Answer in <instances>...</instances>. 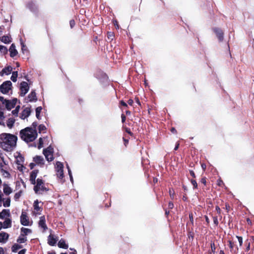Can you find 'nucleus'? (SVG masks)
<instances>
[{
    "label": "nucleus",
    "mask_w": 254,
    "mask_h": 254,
    "mask_svg": "<svg viewBox=\"0 0 254 254\" xmlns=\"http://www.w3.org/2000/svg\"><path fill=\"white\" fill-rule=\"evenodd\" d=\"M120 104L121 106H124V107H125L126 108H127L128 107L127 104L125 102H124L123 100L120 101Z\"/></svg>",
    "instance_id": "obj_56"
},
{
    "label": "nucleus",
    "mask_w": 254,
    "mask_h": 254,
    "mask_svg": "<svg viewBox=\"0 0 254 254\" xmlns=\"http://www.w3.org/2000/svg\"><path fill=\"white\" fill-rule=\"evenodd\" d=\"M213 220L214 224L216 226H217L218 225V224H219V222H218V220L217 217V216L213 217Z\"/></svg>",
    "instance_id": "obj_54"
},
{
    "label": "nucleus",
    "mask_w": 254,
    "mask_h": 254,
    "mask_svg": "<svg viewBox=\"0 0 254 254\" xmlns=\"http://www.w3.org/2000/svg\"><path fill=\"white\" fill-rule=\"evenodd\" d=\"M189 219L190 221V223L191 224L192 226H193L194 225V221L193 217V214L192 212L189 213Z\"/></svg>",
    "instance_id": "obj_41"
},
{
    "label": "nucleus",
    "mask_w": 254,
    "mask_h": 254,
    "mask_svg": "<svg viewBox=\"0 0 254 254\" xmlns=\"http://www.w3.org/2000/svg\"><path fill=\"white\" fill-rule=\"evenodd\" d=\"M34 185L33 190L37 194H42L43 192L49 190V189L45 186L44 181L41 178H38Z\"/></svg>",
    "instance_id": "obj_3"
},
{
    "label": "nucleus",
    "mask_w": 254,
    "mask_h": 254,
    "mask_svg": "<svg viewBox=\"0 0 254 254\" xmlns=\"http://www.w3.org/2000/svg\"><path fill=\"white\" fill-rule=\"evenodd\" d=\"M9 235L5 232L0 233V242L5 243L8 239Z\"/></svg>",
    "instance_id": "obj_22"
},
{
    "label": "nucleus",
    "mask_w": 254,
    "mask_h": 254,
    "mask_svg": "<svg viewBox=\"0 0 254 254\" xmlns=\"http://www.w3.org/2000/svg\"><path fill=\"white\" fill-rule=\"evenodd\" d=\"M22 192V190H20L19 191H18V192H16L14 194V198L15 200H17L20 198V197L21 195Z\"/></svg>",
    "instance_id": "obj_40"
},
{
    "label": "nucleus",
    "mask_w": 254,
    "mask_h": 254,
    "mask_svg": "<svg viewBox=\"0 0 254 254\" xmlns=\"http://www.w3.org/2000/svg\"><path fill=\"white\" fill-rule=\"evenodd\" d=\"M1 146L6 151H11L16 145L17 137L10 133H2L0 134Z\"/></svg>",
    "instance_id": "obj_1"
},
{
    "label": "nucleus",
    "mask_w": 254,
    "mask_h": 254,
    "mask_svg": "<svg viewBox=\"0 0 254 254\" xmlns=\"http://www.w3.org/2000/svg\"><path fill=\"white\" fill-rule=\"evenodd\" d=\"M39 172L38 170H34L32 171L30 174V182L32 185H35L36 182V178Z\"/></svg>",
    "instance_id": "obj_12"
},
{
    "label": "nucleus",
    "mask_w": 254,
    "mask_h": 254,
    "mask_svg": "<svg viewBox=\"0 0 254 254\" xmlns=\"http://www.w3.org/2000/svg\"><path fill=\"white\" fill-rule=\"evenodd\" d=\"M57 177L59 179H62L64 177V170L62 169V170L57 171Z\"/></svg>",
    "instance_id": "obj_34"
},
{
    "label": "nucleus",
    "mask_w": 254,
    "mask_h": 254,
    "mask_svg": "<svg viewBox=\"0 0 254 254\" xmlns=\"http://www.w3.org/2000/svg\"><path fill=\"white\" fill-rule=\"evenodd\" d=\"M194 233L192 231H188V236L189 237V239H191L192 240L194 238Z\"/></svg>",
    "instance_id": "obj_50"
},
{
    "label": "nucleus",
    "mask_w": 254,
    "mask_h": 254,
    "mask_svg": "<svg viewBox=\"0 0 254 254\" xmlns=\"http://www.w3.org/2000/svg\"><path fill=\"white\" fill-rule=\"evenodd\" d=\"M43 153L47 161H52L54 160L53 148L51 146H50L48 148L44 149Z\"/></svg>",
    "instance_id": "obj_6"
},
{
    "label": "nucleus",
    "mask_w": 254,
    "mask_h": 254,
    "mask_svg": "<svg viewBox=\"0 0 254 254\" xmlns=\"http://www.w3.org/2000/svg\"><path fill=\"white\" fill-rule=\"evenodd\" d=\"M10 215V210L9 209H3L0 212V218L3 219L6 216L9 217Z\"/></svg>",
    "instance_id": "obj_19"
},
{
    "label": "nucleus",
    "mask_w": 254,
    "mask_h": 254,
    "mask_svg": "<svg viewBox=\"0 0 254 254\" xmlns=\"http://www.w3.org/2000/svg\"><path fill=\"white\" fill-rule=\"evenodd\" d=\"M21 50L23 53H24V51L28 52V50H27V47L25 45H24L23 43H21Z\"/></svg>",
    "instance_id": "obj_53"
},
{
    "label": "nucleus",
    "mask_w": 254,
    "mask_h": 254,
    "mask_svg": "<svg viewBox=\"0 0 254 254\" xmlns=\"http://www.w3.org/2000/svg\"><path fill=\"white\" fill-rule=\"evenodd\" d=\"M55 168L56 171L62 170L64 169V165L62 162L58 161L56 163Z\"/></svg>",
    "instance_id": "obj_30"
},
{
    "label": "nucleus",
    "mask_w": 254,
    "mask_h": 254,
    "mask_svg": "<svg viewBox=\"0 0 254 254\" xmlns=\"http://www.w3.org/2000/svg\"><path fill=\"white\" fill-rule=\"evenodd\" d=\"M70 26L72 28L75 25V21L73 19L70 20L69 21Z\"/></svg>",
    "instance_id": "obj_55"
},
{
    "label": "nucleus",
    "mask_w": 254,
    "mask_h": 254,
    "mask_svg": "<svg viewBox=\"0 0 254 254\" xmlns=\"http://www.w3.org/2000/svg\"><path fill=\"white\" fill-rule=\"evenodd\" d=\"M39 227L43 229V232H45L48 229V227L46 224V219L45 216H42L40 217V220L38 222Z\"/></svg>",
    "instance_id": "obj_10"
},
{
    "label": "nucleus",
    "mask_w": 254,
    "mask_h": 254,
    "mask_svg": "<svg viewBox=\"0 0 254 254\" xmlns=\"http://www.w3.org/2000/svg\"><path fill=\"white\" fill-rule=\"evenodd\" d=\"M9 51L10 52V56L11 58H14L18 54V52L15 49L14 44H12L9 48Z\"/></svg>",
    "instance_id": "obj_17"
},
{
    "label": "nucleus",
    "mask_w": 254,
    "mask_h": 254,
    "mask_svg": "<svg viewBox=\"0 0 254 254\" xmlns=\"http://www.w3.org/2000/svg\"><path fill=\"white\" fill-rule=\"evenodd\" d=\"M215 210L216 211H217V213L219 214V215H220L221 214V210L220 209V208L219 207V206H216L215 207Z\"/></svg>",
    "instance_id": "obj_59"
},
{
    "label": "nucleus",
    "mask_w": 254,
    "mask_h": 254,
    "mask_svg": "<svg viewBox=\"0 0 254 254\" xmlns=\"http://www.w3.org/2000/svg\"><path fill=\"white\" fill-rule=\"evenodd\" d=\"M19 135L21 139L26 142L33 141L37 137L36 130L27 127L20 131Z\"/></svg>",
    "instance_id": "obj_2"
},
{
    "label": "nucleus",
    "mask_w": 254,
    "mask_h": 254,
    "mask_svg": "<svg viewBox=\"0 0 254 254\" xmlns=\"http://www.w3.org/2000/svg\"><path fill=\"white\" fill-rule=\"evenodd\" d=\"M12 90V83L9 80L4 81L0 85V91L3 94H7L10 90Z\"/></svg>",
    "instance_id": "obj_4"
},
{
    "label": "nucleus",
    "mask_w": 254,
    "mask_h": 254,
    "mask_svg": "<svg viewBox=\"0 0 254 254\" xmlns=\"http://www.w3.org/2000/svg\"><path fill=\"white\" fill-rule=\"evenodd\" d=\"M42 110V108L41 106L38 107L36 109V117L38 120H40V115Z\"/></svg>",
    "instance_id": "obj_33"
},
{
    "label": "nucleus",
    "mask_w": 254,
    "mask_h": 254,
    "mask_svg": "<svg viewBox=\"0 0 254 254\" xmlns=\"http://www.w3.org/2000/svg\"><path fill=\"white\" fill-rule=\"evenodd\" d=\"M236 238L238 239L240 246H242L243 245V238L241 236H237Z\"/></svg>",
    "instance_id": "obj_51"
},
{
    "label": "nucleus",
    "mask_w": 254,
    "mask_h": 254,
    "mask_svg": "<svg viewBox=\"0 0 254 254\" xmlns=\"http://www.w3.org/2000/svg\"><path fill=\"white\" fill-rule=\"evenodd\" d=\"M200 183L202 184H203L204 186L206 185V178L205 177H202L200 179Z\"/></svg>",
    "instance_id": "obj_52"
},
{
    "label": "nucleus",
    "mask_w": 254,
    "mask_h": 254,
    "mask_svg": "<svg viewBox=\"0 0 254 254\" xmlns=\"http://www.w3.org/2000/svg\"><path fill=\"white\" fill-rule=\"evenodd\" d=\"M29 90V86L27 82L25 81H22L21 82L20 85V95L23 97L28 92Z\"/></svg>",
    "instance_id": "obj_7"
},
{
    "label": "nucleus",
    "mask_w": 254,
    "mask_h": 254,
    "mask_svg": "<svg viewBox=\"0 0 254 254\" xmlns=\"http://www.w3.org/2000/svg\"><path fill=\"white\" fill-rule=\"evenodd\" d=\"M213 31L216 35V36L219 39V41H223L224 39V32L223 30L219 28L215 27L213 28Z\"/></svg>",
    "instance_id": "obj_9"
},
{
    "label": "nucleus",
    "mask_w": 254,
    "mask_h": 254,
    "mask_svg": "<svg viewBox=\"0 0 254 254\" xmlns=\"http://www.w3.org/2000/svg\"><path fill=\"white\" fill-rule=\"evenodd\" d=\"M10 204V198L9 197L6 198L3 202V205L4 207H9Z\"/></svg>",
    "instance_id": "obj_37"
},
{
    "label": "nucleus",
    "mask_w": 254,
    "mask_h": 254,
    "mask_svg": "<svg viewBox=\"0 0 254 254\" xmlns=\"http://www.w3.org/2000/svg\"><path fill=\"white\" fill-rule=\"evenodd\" d=\"M121 118H122V122L123 123H124L126 120V116L124 114H122L121 115Z\"/></svg>",
    "instance_id": "obj_63"
},
{
    "label": "nucleus",
    "mask_w": 254,
    "mask_h": 254,
    "mask_svg": "<svg viewBox=\"0 0 254 254\" xmlns=\"http://www.w3.org/2000/svg\"><path fill=\"white\" fill-rule=\"evenodd\" d=\"M27 99L29 102H36L37 100L36 93L35 90H32L28 95Z\"/></svg>",
    "instance_id": "obj_18"
},
{
    "label": "nucleus",
    "mask_w": 254,
    "mask_h": 254,
    "mask_svg": "<svg viewBox=\"0 0 254 254\" xmlns=\"http://www.w3.org/2000/svg\"><path fill=\"white\" fill-rule=\"evenodd\" d=\"M58 246L60 248L67 249L68 248V245L65 243L64 239H61L58 243Z\"/></svg>",
    "instance_id": "obj_21"
},
{
    "label": "nucleus",
    "mask_w": 254,
    "mask_h": 254,
    "mask_svg": "<svg viewBox=\"0 0 254 254\" xmlns=\"http://www.w3.org/2000/svg\"><path fill=\"white\" fill-rule=\"evenodd\" d=\"M15 121V120L13 118L8 119V120L7 121V123H6L7 126L9 128H11L13 126Z\"/></svg>",
    "instance_id": "obj_28"
},
{
    "label": "nucleus",
    "mask_w": 254,
    "mask_h": 254,
    "mask_svg": "<svg viewBox=\"0 0 254 254\" xmlns=\"http://www.w3.org/2000/svg\"><path fill=\"white\" fill-rule=\"evenodd\" d=\"M27 7L32 12H36L38 10V7L32 1H29L26 5Z\"/></svg>",
    "instance_id": "obj_16"
},
{
    "label": "nucleus",
    "mask_w": 254,
    "mask_h": 254,
    "mask_svg": "<svg viewBox=\"0 0 254 254\" xmlns=\"http://www.w3.org/2000/svg\"><path fill=\"white\" fill-rule=\"evenodd\" d=\"M19 108H20V106H17L15 108V109L12 111V114L13 115L17 116V115H18V113L19 112Z\"/></svg>",
    "instance_id": "obj_42"
},
{
    "label": "nucleus",
    "mask_w": 254,
    "mask_h": 254,
    "mask_svg": "<svg viewBox=\"0 0 254 254\" xmlns=\"http://www.w3.org/2000/svg\"><path fill=\"white\" fill-rule=\"evenodd\" d=\"M224 184L223 183V182L222 180L221 179H219L218 181H217V185L218 186L221 187Z\"/></svg>",
    "instance_id": "obj_61"
},
{
    "label": "nucleus",
    "mask_w": 254,
    "mask_h": 254,
    "mask_svg": "<svg viewBox=\"0 0 254 254\" xmlns=\"http://www.w3.org/2000/svg\"><path fill=\"white\" fill-rule=\"evenodd\" d=\"M12 70V68L11 66H7L2 69L1 72H0L1 75L3 76L4 74H5L6 75H8L10 74Z\"/></svg>",
    "instance_id": "obj_20"
},
{
    "label": "nucleus",
    "mask_w": 254,
    "mask_h": 254,
    "mask_svg": "<svg viewBox=\"0 0 254 254\" xmlns=\"http://www.w3.org/2000/svg\"><path fill=\"white\" fill-rule=\"evenodd\" d=\"M190 182L193 186V189H197L198 185L196 181L194 179H191Z\"/></svg>",
    "instance_id": "obj_39"
},
{
    "label": "nucleus",
    "mask_w": 254,
    "mask_h": 254,
    "mask_svg": "<svg viewBox=\"0 0 254 254\" xmlns=\"http://www.w3.org/2000/svg\"><path fill=\"white\" fill-rule=\"evenodd\" d=\"M33 207L34 209V213L36 214H40L42 210V208L39 206V201L37 199L34 201Z\"/></svg>",
    "instance_id": "obj_14"
},
{
    "label": "nucleus",
    "mask_w": 254,
    "mask_h": 254,
    "mask_svg": "<svg viewBox=\"0 0 254 254\" xmlns=\"http://www.w3.org/2000/svg\"><path fill=\"white\" fill-rule=\"evenodd\" d=\"M3 192L5 193V194L9 195V194H10L12 192V189L7 184H4L3 185Z\"/></svg>",
    "instance_id": "obj_23"
},
{
    "label": "nucleus",
    "mask_w": 254,
    "mask_h": 254,
    "mask_svg": "<svg viewBox=\"0 0 254 254\" xmlns=\"http://www.w3.org/2000/svg\"><path fill=\"white\" fill-rule=\"evenodd\" d=\"M210 247L211 249L212 253L214 254L215 253V246L214 242H211L210 244Z\"/></svg>",
    "instance_id": "obj_47"
},
{
    "label": "nucleus",
    "mask_w": 254,
    "mask_h": 254,
    "mask_svg": "<svg viewBox=\"0 0 254 254\" xmlns=\"http://www.w3.org/2000/svg\"><path fill=\"white\" fill-rule=\"evenodd\" d=\"M31 113V108L30 107H27L24 109L22 113H21L20 118L24 120L25 118H27Z\"/></svg>",
    "instance_id": "obj_13"
},
{
    "label": "nucleus",
    "mask_w": 254,
    "mask_h": 254,
    "mask_svg": "<svg viewBox=\"0 0 254 254\" xmlns=\"http://www.w3.org/2000/svg\"><path fill=\"white\" fill-rule=\"evenodd\" d=\"M67 168L68 169V174H69V177H70V181L71 182H73V177H72V174H71V170H70L69 166H68V165H67Z\"/></svg>",
    "instance_id": "obj_48"
},
{
    "label": "nucleus",
    "mask_w": 254,
    "mask_h": 254,
    "mask_svg": "<svg viewBox=\"0 0 254 254\" xmlns=\"http://www.w3.org/2000/svg\"><path fill=\"white\" fill-rule=\"evenodd\" d=\"M7 49L5 46L0 45V51L1 53L6 54L7 53Z\"/></svg>",
    "instance_id": "obj_35"
},
{
    "label": "nucleus",
    "mask_w": 254,
    "mask_h": 254,
    "mask_svg": "<svg viewBox=\"0 0 254 254\" xmlns=\"http://www.w3.org/2000/svg\"><path fill=\"white\" fill-rule=\"evenodd\" d=\"M22 248V245L17 244H14L11 247V251L13 253H16L18 250L21 249Z\"/></svg>",
    "instance_id": "obj_29"
},
{
    "label": "nucleus",
    "mask_w": 254,
    "mask_h": 254,
    "mask_svg": "<svg viewBox=\"0 0 254 254\" xmlns=\"http://www.w3.org/2000/svg\"><path fill=\"white\" fill-rule=\"evenodd\" d=\"M43 139L41 137H40L39 139V143H38V149L41 148L43 147Z\"/></svg>",
    "instance_id": "obj_46"
},
{
    "label": "nucleus",
    "mask_w": 254,
    "mask_h": 254,
    "mask_svg": "<svg viewBox=\"0 0 254 254\" xmlns=\"http://www.w3.org/2000/svg\"><path fill=\"white\" fill-rule=\"evenodd\" d=\"M225 207L227 212H229L230 210V206L228 203H226L225 204Z\"/></svg>",
    "instance_id": "obj_57"
},
{
    "label": "nucleus",
    "mask_w": 254,
    "mask_h": 254,
    "mask_svg": "<svg viewBox=\"0 0 254 254\" xmlns=\"http://www.w3.org/2000/svg\"><path fill=\"white\" fill-rule=\"evenodd\" d=\"M246 248L245 250L246 252H248L250 250V242L248 241V240L246 241Z\"/></svg>",
    "instance_id": "obj_45"
},
{
    "label": "nucleus",
    "mask_w": 254,
    "mask_h": 254,
    "mask_svg": "<svg viewBox=\"0 0 254 254\" xmlns=\"http://www.w3.org/2000/svg\"><path fill=\"white\" fill-rule=\"evenodd\" d=\"M107 37H108V39L112 40L113 39V38L114 37L113 33H112L111 32H108L107 33Z\"/></svg>",
    "instance_id": "obj_49"
},
{
    "label": "nucleus",
    "mask_w": 254,
    "mask_h": 254,
    "mask_svg": "<svg viewBox=\"0 0 254 254\" xmlns=\"http://www.w3.org/2000/svg\"><path fill=\"white\" fill-rule=\"evenodd\" d=\"M3 227L4 228H8L11 227V221L10 219L7 218L3 223Z\"/></svg>",
    "instance_id": "obj_26"
},
{
    "label": "nucleus",
    "mask_w": 254,
    "mask_h": 254,
    "mask_svg": "<svg viewBox=\"0 0 254 254\" xmlns=\"http://www.w3.org/2000/svg\"><path fill=\"white\" fill-rule=\"evenodd\" d=\"M228 246L232 254H236L238 251V247L231 240L228 241Z\"/></svg>",
    "instance_id": "obj_11"
},
{
    "label": "nucleus",
    "mask_w": 254,
    "mask_h": 254,
    "mask_svg": "<svg viewBox=\"0 0 254 254\" xmlns=\"http://www.w3.org/2000/svg\"><path fill=\"white\" fill-rule=\"evenodd\" d=\"M190 175L192 177V178L195 179L196 178V175L193 170H190Z\"/></svg>",
    "instance_id": "obj_58"
},
{
    "label": "nucleus",
    "mask_w": 254,
    "mask_h": 254,
    "mask_svg": "<svg viewBox=\"0 0 254 254\" xmlns=\"http://www.w3.org/2000/svg\"><path fill=\"white\" fill-rule=\"evenodd\" d=\"M46 127L45 125L43 124H41L39 126L38 130L39 132L40 133L43 131H45L46 130Z\"/></svg>",
    "instance_id": "obj_36"
},
{
    "label": "nucleus",
    "mask_w": 254,
    "mask_h": 254,
    "mask_svg": "<svg viewBox=\"0 0 254 254\" xmlns=\"http://www.w3.org/2000/svg\"><path fill=\"white\" fill-rule=\"evenodd\" d=\"M33 161L37 164H44V159L42 156H36L33 158Z\"/></svg>",
    "instance_id": "obj_24"
},
{
    "label": "nucleus",
    "mask_w": 254,
    "mask_h": 254,
    "mask_svg": "<svg viewBox=\"0 0 254 254\" xmlns=\"http://www.w3.org/2000/svg\"><path fill=\"white\" fill-rule=\"evenodd\" d=\"M38 125V124L37 122H33L32 124V127H31L32 128V129H34L35 130H36V127Z\"/></svg>",
    "instance_id": "obj_60"
},
{
    "label": "nucleus",
    "mask_w": 254,
    "mask_h": 254,
    "mask_svg": "<svg viewBox=\"0 0 254 254\" xmlns=\"http://www.w3.org/2000/svg\"><path fill=\"white\" fill-rule=\"evenodd\" d=\"M18 76V72L17 71H13L12 72V75L11 76V80L15 82L17 81V78Z\"/></svg>",
    "instance_id": "obj_32"
},
{
    "label": "nucleus",
    "mask_w": 254,
    "mask_h": 254,
    "mask_svg": "<svg viewBox=\"0 0 254 254\" xmlns=\"http://www.w3.org/2000/svg\"><path fill=\"white\" fill-rule=\"evenodd\" d=\"M26 252V250L25 249H22L18 252V254H25Z\"/></svg>",
    "instance_id": "obj_64"
},
{
    "label": "nucleus",
    "mask_w": 254,
    "mask_h": 254,
    "mask_svg": "<svg viewBox=\"0 0 254 254\" xmlns=\"http://www.w3.org/2000/svg\"><path fill=\"white\" fill-rule=\"evenodd\" d=\"M27 238L26 237V236H24V237H22V236H21V235H20V236L18 237V238L17 239V242L19 243V244H21V243H24L25 242H26L27 241Z\"/></svg>",
    "instance_id": "obj_31"
},
{
    "label": "nucleus",
    "mask_w": 254,
    "mask_h": 254,
    "mask_svg": "<svg viewBox=\"0 0 254 254\" xmlns=\"http://www.w3.org/2000/svg\"><path fill=\"white\" fill-rule=\"evenodd\" d=\"M123 128L125 129L126 132H127L128 134H129L131 136H133V133L130 131L129 128L127 127H123Z\"/></svg>",
    "instance_id": "obj_43"
},
{
    "label": "nucleus",
    "mask_w": 254,
    "mask_h": 254,
    "mask_svg": "<svg viewBox=\"0 0 254 254\" xmlns=\"http://www.w3.org/2000/svg\"><path fill=\"white\" fill-rule=\"evenodd\" d=\"M174 207V204L171 201H170L169 203H168V208L169 209H173Z\"/></svg>",
    "instance_id": "obj_62"
},
{
    "label": "nucleus",
    "mask_w": 254,
    "mask_h": 254,
    "mask_svg": "<svg viewBox=\"0 0 254 254\" xmlns=\"http://www.w3.org/2000/svg\"><path fill=\"white\" fill-rule=\"evenodd\" d=\"M5 109V103L2 100H0V110Z\"/></svg>",
    "instance_id": "obj_44"
},
{
    "label": "nucleus",
    "mask_w": 254,
    "mask_h": 254,
    "mask_svg": "<svg viewBox=\"0 0 254 254\" xmlns=\"http://www.w3.org/2000/svg\"><path fill=\"white\" fill-rule=\"evenodd\" d=\"M21 236L24 237L27 235L28 234L32 233V230L28 228L22 227L21 228Z\"/></svg>",
    "instance_id": "obj_25"
},
{
    "label": "nucleus",
    "mask_w": 254,
    "mask_h": 254,
    "mask_svg": "<svg viewBox=\"0 0 254 254\" xmlns=\"http://www.w3.org/2000/svg\"><path fill=\"white\" fill-rule=\"evenodd\" d=\"M58 240V238H55L54 235L52 234H50L48 237V244L51 246H55L57 243Z\"/></svg>",
    "instance_id": "obj_15"
},
{
    "label": "nucleus",
    "mask_w": 254,
    "mask_h": 254,
    "mask_svg": "<svg viewBox=\"0 0 254 254\" xmlns=\"http://www.w3.org/2000/svg\"><path fill=\"white\" fill-rule=\"evenodd\" d=\"M24 158L22 156H19L17 158L16 163L18 165H21V163L23 162Z\"/></svg>",
    "instance_id": "obj_38"
},
{
    "label": "nucleus",
    "mask_w": 254,
    "mask_h": 254,
    "mask_svg": "<svg viewBox=\"0 0 254 254\" xmlns=\"http://www.w3.org/2000/svg\"><path fill=\"white\" fill-rule=\"evenodd\" d=\"M0 100H2L5 103V109L7 110H10L13 108L17 102V98H13L11 100H7L2 96H0Z\"/></svg>",
    "instance_id": "obj_5"
},
{
    "label": "nucleus",
    "mask_w": 254,
    "mask_h": 254,
    "mask_svg": "<svg viewBox=\"0 0 254 254\" xmlns=\"http://www.w3.org/2000/svg\"><path fill=\"white\" fill-rule=\"evenodd\" d=\"M20 223L24 226L29 225V219L25 212H22L20 216Z\"/></svg>",
    "instance_id": "obj_8"
},
{
    "label": "nucleus",
    "mask_w": 254,
    "mask_h": 254,
    "mask_svg": "<svg viewBox=\"0 0 254 254\" xmlns=\"http://www.w3.org/2000/svg\"><path fill=\"white\" fill-rule=\"evenodd\" d=\"M0 40L5 44H8L11 42V38L7 35L2 36Z\"/></svg>",
    "instance_id": "obj_27"
}]
</instances>
